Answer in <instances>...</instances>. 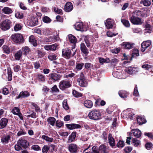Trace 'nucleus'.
Masks as SVG:
<instances>
[{"mask_svg":"<svg viewBox=\"0 0 153 153\" xmlns=\"http://www.w3.org/2000/svg\"><path fill=\"white\" fill-rule=\"evenodd\" d=\"M17 143L25 149L27 148L29 145V143L24 137L20 138L18 141Z\"/></svg>","mask_w":153,"mask_h":153,"instance_id":"nucleus-7","label":"nucleus"},{"mask_svg":"<svg viewBox=\"0 0 153 153\" xmlns=\"http://www.w3.org/2000/svg\"><path fill=\"white\" fill-rule=\"evenodd\" d=\"M139 56V51L138 49H134L133 50L132 53V57H134Z\"/></svg>","mask_w":153,"mask_h":153,"instance_id":"nucleus-42","label":"nucleus"},{"mask_svg":"<svg viewBox=\"0 0 153 153\" xmlns=\"http://www.w3.org/2000/svg\"><path fill=\"white\" fill-rule=\"evenodd\" d=\"M23 53L21 50H19L14 53V56L16 60H19L22 58Z\"/></svg>","mask_w":153,"mask_h":153,"instance_id":"nucleus-14","label":"nucleus"},{"mask_svg":"<svg viewBox=\"0 0 153 153\" xmlns=\"http://www.w3.org/2000/svg\"><path fill=\"white\" fill-rule=\"evenodd\" d=\"M67 126L68 129H74L75 128H81L80 125L76 124H67Z\"/></svg>","mask_w":153,"mask_h":153,"instance_id":"nucleus-26","label":"nucleus"},{"mask_svg":"<svg viewBox=\"0 0 153 153\" xmlns=\"http://www.w3.org/2000/svg\"><path fill=\"white\" fill-rule=\"evenodd\" d=\"M140 3L144 6H149L151 5V0H140Z\"/></svg>","mask_w":153,"mask_h":153,"instance_id":"nucleus-34","label":"nucleus"},{"mask_svg":"<svg viewBox=\"0 0 153 153\" xmlns=\"http://www.w3.org/2000/svg\"><path fill=\"white\" fill-rule=\"evenodd\" d=\"M139 71V69L137 67H129L126 70L127 72L130 74H135Z\"/></svg>","mask_w":153,"mask_h":153,"instance_id":"nucleus-12","label":"nucleus"},{"mask_svg":"<svg viewBox=\"0 0 153 153\" xmlns=\"http://www.w3.org/2000/svg\"><path fill=\"white\" fill-rule=\"evenodd\" d=\"M108 140L109 144L111 147H113L115 146V140L111 134H109L108 135Z\"/></svg>","mask_w":153,"mask_h":153,"instance_id":"nucleus-16","label":"nucleus"},{"mask_svg":"<svg viewBox=\"0 0 153 153\" xmlns=\"http://www.w3.org/2000/svg\"><path fill=\"white\" fill-rule=\"evenodd\" d=\"M84 104L85 107L88 108H91L93 106L92 102L89 100L85 101L84 102Z\"/></svg>","mask_w":153,"mask_h":153,"instance_id":"nucleus-28","label":"nucleus"},{"mask_svg":"<svg viewBox=\"0 0 153 153\" xmlns=\"http://www.w3.org/2000/svg\"><path fill=\"white\" fill-rule=\"evenodd\" d=\"M2 48L4 53L7 54L10 53V49L7 46L4 45Z\"/></svg>","mask_w":153,"mask_h":153,"instance_id":"nucleus-47","label":"nucleus"},{"mask_svg":"<svg viewBox=\"0 0 153 153\" xmlns=\"http://www.w3.org/2000/svg\"><path fill=\"white\" fill-rule=\"evenodd\" d=\"M12 112L13 114L16 115L20 112L19 109L17 107H15L12 111Z\"/></svg>","mask_w":153,"mask_h":153,"instance_id":"nucleus-52","label":"nucleus"},{"mask_svg":"<svg viewBox=\"0 0 153 153\" xmlns=\"http://www.w3.org/2000/svg\"><path fill=\"white\" fill-rule=\"evenodd\" d=\"M51 51H54L58 47V45L57 44H54L53 45H50Z\"/></svg>","mask_w":153,"mask_h":153,"instance_id":"nucleus-62","label":"nucleus"},{"mask_svg":"<svg viewBox=\"0 0 153 153\" xmlns=\"http://www.w3.org/2000/svg\"><path fill=\"white\" fill-rule=\"evenodd\" d=\"M153 66L152 65L145 64L143 65L142 66V67L143 68L145 69L146 70H149V69L151 68Z\"/></svg>","mask_w":153,"mask_h":153,"instance_id":"nucleus-59","label":"nucleus"},{"mask_svg":"<svg viewBox=\"0 0 153 153\" xmlns=\"http://www.w3.org/2000/svg\"><path fill=\"white\" fill-rule=\"evenodd\" d=\"M49 149V147L47 145H44L42 149L43 153H47Z\"/></svg>","mask_w":153,"mask_h":153,"instance_id":"nucleus-56","label":"nucleus"},{"mask_svg":"<svg viewBox=\"0 0 153 153\" xmlns=\"http://www.w3.org/2000/svg\"><path fill=\"white\" fill-rule=\"evenodd\" d=\"M58 67L56 68L60 73L63 72V71L65 69V66L62 64H59L58 65Z\"/></svg>","mask_w":153,"mask_h":153,"instance_id":"nucleus-40","label":"nucleus"},{"mask_svg":"<svg viewBox=\"0 0 153 153\" xmlns=\"http://www.w3.org/2000/svg\"><path fill=\"white\" fill-rule=\"evenodd\" d=\"M132 142L133 145L136 147L139 145L140 143V141L135 138L132 139Z\"/></svg>","mask_w":153,"mask_h":153,"instance_id":"nucleus-45","label":"nucleus"},{"mask_svg":"<svg viewBox=\"0 0 153 153\" xmlns=\"http://www.w3.org/2000/svg\"><path fill=\"white\" fill-rule=\"evenodd\" d=\"M56 121L55 118L52 117H49L47 120L48 123L53 126L54 125Z\"/></svg>","mask_w":153,"mask_h":153,"instance_id":"nucleus-31","label":"nucleus"},{"mask_svg":"<svg viewBox=\"0 0 153 153\" xmlns=\"http://www.w3.org/2000/svg\"><path fill=\"white\" fill-rule=\"evenodd\" d=\"M132 134L134 136L137 138L140 137L141 135V131L137 129L132 130Z\"/></svg>","mask_w":153,"mask_h":153,"instance_id":"nucleus-22","label":"nucleus"},{"mask_svg":"<svg viewBox=\"0 0 153 153\" xmlns=\"http://www.w3.org/2000/svg\"><path fill=\"white\" fill-rule=\"evenodd\" d=\"M55 38V36H51L49 37H46L44 39V41L45 42H54L56 41Z\"/></svg>","mask_w":153,"mask_h":153,"instance_id":"nucleus-33","label":"nucleus"},{"mask_svg":"<svg viewBox=\"0 0 153 153\" xmlns=\"http://www.w3.org/2000/svg\"><path fill=\"white\" fill-rule=\"evenodd\" d=\"M135 45L134 43H130L128 42H124L121 44V46L123 49L130 50L134 47Z\"/></svg>","mask_w":153,"mask_h":153,"instance_id":"nucleus-9","label":"nucleus"},{"mask_svg":"<svg viewBox=\"0 0 153 153\" xmlns=\"http://www.w3.org/2000/svg\"><path fill=\"white\" fill-rule=\"evenodd\" d=\"M130 20L131 23L134 25H140L142 23L141 19L137 16L132 15Z\"/></svg>","mask_w":153,"mask_h":153,"instance_id":"nucleus-8","label":"nucleus"},{"mask_svg":"<svg viewBox=\"0 0 153 153\" xmlns=\"http://www.w3.org/2000/svg\"><path fill=\"white\" fill-rule=\"evenodd\" d=\"M7 71L8 80L9 81H11L12 80V78L11 70L10 68H8L7 69Z\"/></svg>","mask_w":153,"mask_h":153,"instance_id":"nucleus-38","label":"nucleus"},{"mask_svg":"<svg viewBox=\"0 0 153 153\" xmlns=\"http://www.w3.org/2000/svg\"><path fill=\"white\" fill-rule=\"evenodd\" d=\"M30 95L29 93L27 91H23L21 92L18 97H16L17 99L20 98H25L28 97Z\"/></svg>","mask_w":153,"mask_h":153,"instance_id":"nucleus-21","label":"nucleus"},{"mask_svg":"<svg viewBox=\"0 0 153 153\" xmlns=\"http://www.w3.org/2000/svg\"><path fill=\"white\" fill-rule=\"evenodd\" d=\"M151 45V42L149 40L143 42L141 44V51L142 52L146 51Z\"/></svg>","mask_w":153,"mask_h":153,"instance_id":"nucleus-10","label":"nucleus"},{"mask_svg":"<svg viewBox=\"0 0 153 153\" xmlns=\"http://www.w3.org/2000/svg\"><path fill=\"white\" fill-rule=\"evenodd\" d=\"M84 40L88 47L93 46V45L91 43L88 37H85L84 39Z\"/></svg>","mask_w":153,"mask_h":153,"instance_id":"nucleus-43","label":"nucleus"},{"mask_svg":"<svg viewBox=\"0 0 153 153\" xmlns=\"http://www.w3.org/2000/svg\"><path fill=\"white\" fill-rule=\"evenodd\" d=\"M37 79L39 81L44 82L45 81V76L41 74H38L36 75Z\"/></svg>","mask_w":153,"mask_h":153,"instance_id":"nucleus-37","label":"nucleus"},{"mask_svg":"<svg viewBox=\"0 0 153 153\" xmlns=\"http://www.w3.org/2000/svg\"><path fill=\"white\" fill-rule=\"evenodd\" d=\"M71 85V83L69 81L67 80H63L59 82V87L61 89L64 90L66 88L70 87Z\"/></svg>","mask_w":153,"mask_h":153,"instance_id":"nucleus-5","label":"nucleus"},{"mask_svg":"<svg viewBox=\"0 0 153 153\" xmlns=\"http://www.w3.org/2000/svg\"><path fill=\"white\" fill-rule=\"evenodd\" d=\"M10 137L9 135L3 136L1 139L2 143L4 144H7L10 140Z\"/></svg>","mask_w":153,"mask_h":153,"instance_id":"nucleus-18","label":"nucleus"},{"mask_svg":"<svg viewBox=\"0 0 153 153\" xmlns=\"http://www.w3.org/2000/svg\"><path fill=\"white\" fill-rule=\"evenodd\" d=\"M99 151L101 153H106L108 152L106 146L104 145H102L100 146Z\"/></svg>","mask_w":153,"mask_h":153,"instance_id":"nucleus-27","label":"nucleus"},{"mask_svg":"<svg viewBox=\"0 0 153 153\" xmlns=\"http://www.w3.org/2000/svg\"><path fill=\"white\" fill-rule=\"evenodd\" d=\"M76 51H74L72 53L71 50L68 48H65L62 50V56L66 59H69L72 56H74L76 53Z\"/></svg>","mask_w":153,"mask_h":153,"instance_id":"nucleus-3","label":"nucleus"},{"mask_svg":"<svg viewBox=\"0 0 153 153\" xmlns=\"http://www.w3.org/2000/svg\"><path fill=\"white\" fill-rule=\"evenodd\" d=\"M121 73L120 72H119L118 71H114L113 73V76L116 78H120V75L121 74Z\"/></svg>","mask_w":153,"mask_h":153,"instance_id":"nucleus-50","label":"nucleus"},{"mask_svg":"<svg viewBox=\"0 0 153 153\" xmlns=\"http://www.w3.org/2000/svg\"><path fill=\"white\" fill-rule=\"evenodd\" d=\"M30 114L27 116L28 117H31L32 118H35L36 117V114L35 112L33 111H30Z\"/></svg>","mask_w":153,"mask_h":153,"instance_id":"nucleus-60","label":"nucleus"},{"mask_svg":"<svg viewBox=\"0 0 153 153\" xmlns=\"http://www.w3.org/2000/svg\"><path fill=\"white\" fill-rule=\"evenodd\" d=\"M23 54L25 55L28 54L31 52L30 49L27 46H24L23 47L22 49Z\"/></svg>","mask_w":153,"mask_h":153,"instance_id":"nucleus-25","label":"nucleus"},{"mask_svg":"<svg viewBox=\"0 0 153 153\" xmlns=\"http://www.w3.org/2000/svg\"><path fill=\"white\" fill-rule=\"evenodd\" d=\"M121 22H122L123 25L126 27H130V24L128 20L125 19H122L121 20Z\"/></svg>","mask_w":153,"mask_h":153,"instance_id":"nucleus-49","label":"nucleus"},{"mask_svg":"<svg viewBox=\"0 0 153 153\" xmlns=\"http://www.w3.org/2000/svg\"><path fill=\"white\" fill-rule=\"evenodd\" d=\"M68 149L70 152L72 153L75 152L77 150V146L75 144H70L69 145Z\"/></svg>","mask_w":153,"mask_h":153,"instance_id":"nucleus-17","label":"nucleus"},{"mask_svg":"<svg viewBox=\"0 0 153 153\" xmlns=\"http://www.w3.org/2000/svg\"><path fill=\"white\" fill-rule=\"evenodd\" d=\"M22 27L19 24H16L14 26V29L15 31H18L20 30Z\"/></svg>","mask_w":153,"mask_h":153,"instance_id":"nucleus-58","label":"nucleus"},{"mask_svg":"<svg viewBox=\"0 0 153 153\" xmlns=\"http://www.w3.org/2000/svg\"><path fill=\"white\" fill-rule=\"evenodd\" d=\"M75 28L77 30L83 31L85 30L83 24L81 22H77L75 25Z\"/></svg>","mask_w":153,"mask_h":153,"instance_id":"nucleus-20","label":"nucleus"},{"mask_svg":"<svg viewBox=\"0 0 153 153\" xmlns=\"http://www.w3.org/2000/svg\"><path fill=\"white\" fill-rule=\"evenodd\" d=\"M118 94L121 97L125 98L127 97L129 93L125 91H120L118 92Z\"/></svg>","mask_w":153,"mask_h":153,"instance_id":"nucleus-30","label":"nucleus"},{"mask_svg":"<svg viewBox=\"0 0 153 153\" xmlns=\"http://www.w3.org/2000/svg\"><path fill=\"white\" fill-rule=\"evenodd\" d=\"M63 107L66 110H68L69 109L67 100H64L63 102Z\"/></svg>","mask_w":153,"mask_h":153,"instance_id":"nucleus-53","label":"nucleus"},{"mask_svg":"<svg viewBox=\"0 0 153 153\" xmlns=\"http://www.w3.org/2000/svg\"><path fill=\"white\" fill-rule=\"evenodd\" d=\"M73 9L72 4L70 2H67L65 6V10L67 12L71 11Z\"/></svg>","mask_w":153,"mask_h":153,"instance_id":"nucleus-19","label":"nucleus"},{"mask_svg":"<svg viewBox=\"0 0 153 153\" xmlns=\"http://www.w3.org/2000/svg\"><path fill=\"white\" fill-rule=\"evenodd\" d=\"M48 59L51 60H55L57 59V56L53 54H50L48 55Z\"/></svg>","mask_w":153,"mask_h":153,"instance_id":"nucleus-48","label":"nucleus"},{"mask_svg":"<svg viewBox=\"0 0 153 153\" xmlns=\"http://www.w3.org/2000/svg\"><path fill=\"white\" fill-rule=\"evenodd\" d=\"M54 11L58 14H62V11L61 9L58 8L54 7L53 8Z\"/></svg>","mask_w":153,"mask_h":153,"instance_id":"nucleus-64","label":"nucleus"},{"mask_svg":"<svg viewBox=\"0 0 153 153\" xmlns=\"http://www.w3.org/2000/svg\"><path fill=\"white\" fill-rule=\"evenodd\" d=\"M27 23L30 26L33 27L36 26L38 23V18L36 17L32 16Z\"/></svg>","mask_w":153,"mask_h":153,"instance_id":"nucleus-11","label":"nucleus"},{"mask_svg":"<svg viewBox=\"0 0 153 153\" xmlns=\"http://www.w3.org/2000/svg\"><path fill=\"white\" fill-rule=\"evenodd\" d=\"M43 22L46 23H49L51 21V19L48 16H45L42 19Z\"/></svg>","mask_w":153,"mask_h":153,"instance_id":"nucleus-55","label":"nucleus"},{"mask_svg":"<svg viewBox=\"0 0 153 153\" xmlns=\"http://www.w3.org/2000/svg\"><path fill=\"white\" fill-rule=\"evenodd\" d=\"M105 25L107 29L111 28L113 27L114 21L113 19L108 18L105 22Z\"/></svg>","mask_w":153,"mask_h":153,"instance_id":"nucleus-13","label":"nucleus"},{"mask_svg":"<svg viewBox=\"0 0 153 153\" xmlns=\"http://www.w3.org/2000/svg\"><path fill=\"white\" fill-rule=\"evenodd\" d=\"M43 33L45 35H50L52 34L51 29L49 28L44 29L43 30Z\"/></svg>","mask_w":153,"mask_h":153,"instance_id":"nucleus-36","label":"nucleus"},{"mask_svg":"<svg viewBox=\"0 0 153 153\" xmlns=\"http://www.w3.org/2000/svg\"><path fill=\"white\" fill-rule=\"evenodd\" d=\"M72 94L73 95L76 97H79L82 96V94L79 93L76 90H73Z\"/></svg>","mask_w":153,"mask_h":153,"instance_id":"nucleus-51","label":"nucleus"},{"mask_svg":"<svg viewBox=\"0 0 153 153\" xmlns=\"http://www.w3.org/2000/svg\"><path fill=\"white\" fill-rule=\"evenodd\" d=\"M76 137V133L72 132L69 137L68 141L69 142H72L74 140Z\"/></svg>","mask_w":153,"mask_h":153,"instance_id":"nucleus-41","label":"nucleus"},{"mask_svg":"<svg viewBox=\"0 0 153 153\" xmlns=\"http://www.w3.org/2000/svg\"><path fill=\"white\" fill-rule=\"evenodd\" d=\"M29 41L34 46H36L37 45L36 41L33 36L31 35L30 36L29 39Z\"/></svg>","mask_w":153,"mask_h":153,"instance_id":"nucleus-29","label":"nucleus"},{"mask_svg":"<svg viewBox=\"0 0 153 153\" xmlns=\"http://www.w3.org/2000/svg\"><path fill=\"white\" fill-rule=\"evenodd\" d=\"M137 121L138 123L141 125L146 123V120L143 117L138 116L137 118Z\"/></svg>","mask_w":153,"mask_h":153,"instance_id":"nucleus-32","label":"nucleus"},{"mask_svg":"<svg viewBox=\"0 0 153 153\" xmlns=\"http://www.w3.org/2000/svg\"><path fill=\"white\" fill-rule=\"evenodd\" d=\"M2 12L6 14H9L12 12V10L8 7H5L2 9Z\"/></svg>","mask_w":153,"mask_h":153,"instance_id":"nucleus-35","label":"nucleus"},{"mask_svg":"<svg viewBox=\"0 0 153 153\" xmlns=\"http://www.w3.org/2000/svg\"><path fill=\"white\" fill-rule=\"evenodd\" d=\"M8 122L7 119L3 118L1 119L0 123V126L2 128L6 127Z\"/></svg>","mask_w":153,"mask_h":153,"instance_id":"nucleus-24","label":"nucleus"},{"mask_svg":"<svg viewBox=\"0 0 153 153\" xmlns=\"http://www.w3.org/2000/svg\"><path fill=\"white\" fill-rule=\"evenodd\" d=\"M11 39L13 42L16 43L22 44L24 42V39L21 34H13L11 36Z\"/></svg>","mask_w":153,"mask_h":153,"instance_id":"nucleus-1","label":"nucleus"},{"mask_svg":"<svg viewBox=\"0 0 153 153\" xmlns=\"http://www.w3.org/2000/svg\"><path fill=\"white\" fill-rule=\"evenodd\" d=\"M63 125V123L61 121L58 120L56 121V125L57 127L58 128H60Z\"/></svg>","mask_w":153,"mask_h":153,"instance_id":"nucleus-54","label":"nucleus"},{"mask_svg":"<svg viewBox=\"0 0 153 153\" xmlns=\"http://www.w3.org/2000/svg\"><path fill=\"white\" fill-rule=\"evenodd\" d=\"M80 49L81 51L85 54L87 55L88 54V50L84 43H82L81 44Z\"/></svg>","mask_w":153,"mask_h":153,"instance_id":"nucleus-23","label":"nucleus"},{"mask_svg":"<svg viewBox=\"0 0 153 153\" xmlns=\"http://www.w3.org/2000/svg\"><path fill=\"white\" fill-rule=\"evenodd\" d=\"M142 12L140 10H135L133 12L132 15L138 17L141 15Z\"/></svg>","mask_w":153,"mask_h":153,"instance_id":"nucleus-44","label":"nucleus"},{"mask_svg":"<svg viewBox=\"0 0 153 153\" xmlns=\"http://www.w3.org/2000/svg\"><path fill=\"white\" fill-rule=\"evenodd\" d=\"M15 16L16 17L19 19H22L23 17V14L19 12L16 13L15 14Z\"/></svg>","mask_w":153,"mask_h":153,"instance_id":"nucleus-61","label":"nucleus"},{"mask_svg":"<svg viewBox=\"0 0 153 153\" xmlns=\"http://www.w3.org/2000/svg\"><path fill=\"white\" fill-rule=\"evenodd\" d=\"M62 75L59 73H51L49 75V77L48 83L51 84L53 82L58 81L59 80Z\"/></svg>","mask_w":153,"mask_h":153,"instance_id":"nucleus-2","label":"nucleus"},{"mask_svg":"<svg viewBox=\"0 0 153 153\" xmlns=\"http://www.w3.org/2000/svg\"><path fill=\"white\" fill-rule=\"evenodd\" d=\"M11 24V21L8 19L3 21L1 23V28L3 30H6L10 29Z\"/></svg>","mask_w":153,"mask_h":153,"instance_id":"nucleus-6","label":"nucleus"},{"mask_svg":"<svg viewBox=\"0 0 153 153\" xmlns=\"http://www.w3.org/2000/svg\"><path fill=\"white\" fill-rule=\"evenodd\" d=\"M117 34H118L117 33H112V32H111L110 31H108L107 33V36H108L110 37H112L113 36H116L117 35Z\"/></svg>","mask_w":153,"mask_h":153,"instance_id":"nucleus-63","label":"nucleus"},{"mask_svg":"<svg viewBox=\"0 0 153 153\" xmlns=\"http://www.w3.org/2000/svg\"><path fill=\"white\" fill-rule=\"evenodd\" d=\"M85 80H78L79 85L81 86L85 87V86L86 84L85 83Z\"/></svg>","mask_w":153,"mask_h":153,"instance_id":"nucleus-57","label":"nucleus"},{"mask_svg":"<svg viewBox=\"0 0 153 153\" xmlns=\"http://www.w3.org/2000/svg\"><path fill=\"white\" fill-rule=\"evenodd\" d=\"M88 116L91 119L97 120L101 119V114L97 110H93L89 112Z\"/></svg>","mask_w":153,"mask_h":153,"instance_id":"nucleus-4","label":"nucleus"},{"mask_svg":"<svg viewBox=\"0 0 153 153\" xmlns=\"http://www.w3.org/2000/svg\"><path fill=\"white\" fill-rule=\"evenodd\" d=\"M68 36L69 41L71 43L73 44L74 45V48L73 47L72 49V50L73 51V49L75 48V44L77 42V40L76 37L72 34L69 35Z\"/></svg>","mask_w":153,"mask_h":153,"instance_id":"nucleus-15","label":"nucleus"},{"mask_svg":"<svg viewBox=\"0 0 153 153\" xmlns=\"http://www.w3.org/2000/svg\"><path fill=\"white\" fill-rule=\"evenodd\" d=\"M84 65V64L83 63H76V69L77 71L81 70Z\"/></svg>","mask_w":153,"mask_h":153,"instance_id":"nucleus-46","label":"nucleus"},{"mask_svg":"<svg viewBox=\"0 0 153 153\" xmlns=\"http://www.w3.org/2000/svg\"><path fill=\"white\" fill-rule=\"evenodd\" d=\"M42 138L47 142H51L53 141V138L47 136L43 135L42 136Z\"/></svg>","mask_w":153,"mask_h":153,"instance_id":"nucleus-39","label":"nucleus"}]
</instances>
